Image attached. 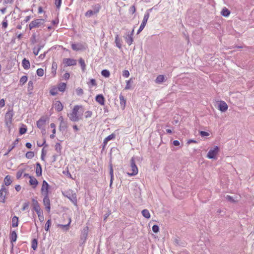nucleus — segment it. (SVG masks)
Instances as JSON below:
<instances>
[{
    "label": "nucleus",
    "mask_w": 254,
    "mask_h": 254,
    "mask_svg": "<svg viewBox=\"0 0 254 254\" xmlns=\"http://www.w3.org/2000/svg\"><path fill=\"white\" fill-rule=\"evenodd\" d=\"M84 112L82 106L75 105L72 111V112L68 114L69 119L72 122H78L82 119Z\"/></svg>",
    "instance_id": "obj_1"
},
{
    "label": "nucleus",
    "mask_w": 254,
    "mask_h": 254,
    "mask_svg": "<svg viewBox=\"0 0 254 254\" xmlns=\"http://www.w3.org/2000/svg\"><path fill=\"white\" fill-rule=\"evenodd\" d=\"M93 10H88L85 13V16L87 17H90L93 15L97 14L101 8V6L100 4L97 3L92 6Z\"/></svg>",
    "instance_id": "obj_2"
},
{
    "label": "nucleus",
    "mask_w": 254,
    "mask_h": 254,
    "mask_svg": "<svg viewBox=\"0 0 254 254\" xmlns=\"http://www.w3.org/2000/svg\"><path fill=\"white\" fill-rule=\"evenodd\" d=\"M45 21L44 19H37L32 21L29 24V29L41 27L44 25Z\"/></svg>",
    "instance_id": "obj_3"
},
{
    "label": "nucleus",
    "mask_w": 254,
    "mask_h": 254,
    "mask_svg": "<svg viewBox=\"0 0 254 254\" xmlns=\"http://www.w3.org/2000/svg\"><path fill=\"white\" fill-rule=\"evenodd\" d=\"M130 168L131 172H128L127 175L129 176H133L138 173V168L135 165V161L133 158L130 160Z\"/></svg>",
    "instance_id": "obj_4"
},
{
    "label": "nucleus",
    "mask_w": 254,
    "mask_h": 254,
    "mask_svg": "<svg viewBox=\"0 0 254 254\" xmlns=\"http://www.w3.org/2000/svg\"><path fill=\"white\" fill-rule=\"evenodd\" d=\"M219 148L218 146H216L213 148H211L208 151L207 157L209 159H216V156L218 153Z\"/></svg>",
    "instance_id": "obj_5"
},
{
    "label": "nucleus",
    "mask_w": 254,
    "mask_h": 254,
    "mask_svg": "<svg viewBox=\"0 0 254 254\" xmlns=\"http://www.w3.org/2000/svg\"><path fill=\"white\" fill-rule=\"evenodd\" d=\"M32 206L33 207V209L35 211L37 214L43 212L42 210L40 208V205L37 200H36L34 198H32Z\"/></svg>",
    "instance_id": "obj_6"
},
{
    "label": "nucleus",
    "mask_w": 254,
    "mask_h": 254,
    "mask_svg": "<svg viewBox=\"0 0 254 254\" xmlns=\"http://www.w3.org/2000/svg\"><path fill=\"white\" fill-rule=\"evenodd\" d=\"M13 116V113L12 110L8 111L5 114V124L7 126L10 125L12 123V119Z\"/></svg>",
    "instance_id": "obj_7"
},
{
    "label": "nucleus",
    "mask_w": 254,
    "mask_h": 254,
    "mask_svg": "<svg viewBox=\"0 0 254 254\" xmlns=\"http://www.w3.org/2000/svg\"><path fill=\"white\" fill-rule=\"evenodd\" d=\"M46 122V118L44 117H41L37 122V127L41 130L45 131V126Z\"/></svg>",
    "instance_id": "obj_8"
},
{
    "label": "nucleus",
    "mask_w": 254,
    "mask_h": 254,
    "mask_svg": "<svg viewBox=\"0 0 254 254\" xmlns=\"http://www.w3.org/2000/svg\"><path fill=\"white\" fill-rule=\"evenodd\" d=\"M49 189V185L48 183L45 180L43 181L41 188V193L43 195H48V190Z\"/></svg>",
    "instance_id": "obj_9"
},
{
    "label": "nucleus",
    "mask_w": 254,
    "mask_h": 254,
    "mask_svg": "<svg viewBox=\"0 0 254 254\" xmlns=\"http://www.w3.org/2000/svg\"><path fill=\"white\" fill-rule=\"evenodd\" d=\"M88 234V227H85L82 230L80 240L82 241V244L85 243Z\"/></svg>",
    "instance_id": "obj_10"
},
{
    "label": "nucleus",
    "mask_w": 254,
    "mask_h": 254,
    "mask_svg": "<svg viewBox=\"0 0 254 254\" xmlns=\"http://www.w3.org/2000/svg\"><path fill=\"white\" fill-rule=\"evenodd\" d=\"M8 193L7 190L3 186L0 190V202H4L6 194Z\"/></svg>",
    "instance_id": "obj_11"
},
{
    "label": "nucleus",
    "mask_w": 254,
    "mask_h": 254,
    "mask_svg": "<svg viewBox=\"0 0 254 254\" xmlns=\"http://www.w3.org/2000/svg\"><path fill=\"white\" fill-rule=\"evenodd\" d=\"M66 196L74 204L77 203L76 194L75 193H73L72 191H68L67 192Z\"/></svg>",
    "instance_id": "obj_12"
},
{
    "label": "nucleus",
    "mask_w": 254,
    "mask_h": 254,
    "mask_svg": "<svg viewBox=\"0 0 254 254\" xmlns=\"http://www.w3.org/2000/svg\"><path fill=\"white\" fill-rule=\"evenodd\" d=\"M63 62L66 66H71L76 64V61L70 58L64 59Z\"/></svg>",
    "instance_id": "obj_13"
},
{
    "label": "nucleus",
    "mask_w": 254,
    "mask_h": 254,
    "mask_svg": "<svg viewBox=\"0 0 254 254\" xmlns=\"http://www.w3.org/2000/svg\"><path fill=\"white\" fill-rule=\"evenodd\" d=\"M228 105L225 103V102L223 101H221L218 104V109L220 111L222 112H225L228 109Z\"/></svg>",
    "instance_id": "obj_14"
},
{
    "label": "nucleus",
    "mask_w": 254,
    "mask_h": 254,
    "mask_svg": "<svg viewBox=\"0 0 254 254\" xmlns=\"http://www.w3.org/2000/svg\"><path fill=\"white\" fill-rule=\"evenodd\" d=\"M116 137V135L114 133H112L111 134L108 136L106 137L103 142V148H104L107 145L108 142L111 140L114 139Z\"/></svg>",
    "instance_id": "obj_15"
},
{
    "label": "nucleus",
    "mask_w": 254,
    "mask_h": 254,
    "mask_svg": "<svg viewBox=\"0 0 254 254\" xmlns=\"http://www.w3.org/2000/svg\"><path fill=\"white\" fill-rule=\"evenodd\" d=\"M29 184L33 188H35L38 184L37 179L33 176H29Z\"/></svg>",
    "instance_id": "obj_16"
},
{
    "label": "nucleus",
    "mask_w": 254,
    "mask_h": 254,
    "mask_svg": "<svg viewBox=\"0 0 254 254\" xmlns=\"http://www.w3.org/2000/svg\"><path fill=\"white\" fill-rule=\"evenodd\" d=\"M151 10H152V8L146 10V11L145 12V13L144 14L143 19L141 23L142 24L146 25V23L147 22V20H148L149 15H150V12L151 11Z\"/></svg>",
    "instance_id": "obj_17"
},
{
    "label": "nucleus",
    "mask_w": 254,
    "mask_h": 254,
    "mask_svg": "<svg viewBox=\"0 0 254 254\" xmlns=\"http://www.w3.org/2000/svg\"><path fill=\"white\" fill-rule=\"evenodd\" d=\"M133 36L129 35V32L127 33L125 36H124V38L126 40V42L128 45H130L133 42Z\"/></svg>",
    "instance_id": "obj_18"
},
{
    "label": "nucleus",
    "mask_w": 254,
    "mask_h": 254,
    "mask_svg": "<svg viewBox=\"0 0 254 254\" xmlns=\"http://www.w3.org/2000/svg\"><path fill=\"white\" fill-rule=\"evenodd\" d=\"M96 101L101 105H104L105 99L102 94H99L96 96Z\"/></svg>",
    "instance_id": "obj_19"
},
{
    "label": "nucleus",
    "mask_w": 254,
    "mask_h": 254,
    "mask_svg": "<svg viewBox=\"0 0 254 254\" xmlns=\"http://www.w3.org/2000/svg\"><path fill=\"white\" fill-rule=\"evenodd\" d=\"M36 174L37 177H40L42 176V167L40 164L37 162L36 164Z\"/></svg>",
    "instance_id": "obj_20"
},
{
    "label": "nucleus",
    "mask_w": 254,
    "mask_h": 254,
    "mask_svg": "<svg viewBox=\"0 0 254 254\" xmlns=\"http://www.w3.org/2000/svg\"><path fill=\"white\" fill-rule=\"evenodd\" d=\"M71 222V219L69 218L68 223L66 225L58 224V227L62 228L64 231H67L69 229V226Z\"/></svg>",
    "instance_id": "obj_21"
},
{
    "label": "nucleus",
    "mask_w": 254,
    "mask_h": 254,
    "mask_svg": "<svg viewBox=\"0 0 254 254\" xmlns=\"http://www.w3.org/2000/svg\"><path fill=\"white\" fill-rule=\"evenodd\" d=\"M55 108L58 112L61 111L63 110V106L61 102L59 101L56 102L55 104Z\"/></svg>",
    "instance_id": "obj_22"
},
{
    "label": "nucleus",
    "mask_w": 254,
    "mask_h": 254,
    "mask_svg": "<svg viewBox=\"0 0 254 254\" xmlns=\"http://www.w3.org/2000/svg\"><path fill=\"white\" fill-rule=\"evenodd\" d=\"M22 64L23 67V68L25 69H28L30 67V62L28 60H26V59H24L22 60Z\"/></svg>",
    "instance_id": "obj_23"
},
{
    "label": "nucleus",
    "mask_w": 254,
    "mask_h": 254,
    "mask_svg": "<svg viewBox=\"0 0 254 254\" xmlns=\"http://www.w3.org/2000/svg\"><path fill=\"white\" fill-rule=\"evenodd\" d=\"M120 100V104L121 107L124 109L126 106V99L122 94H120L119 96Z\"/></svg>",
    "instance_id": "obj_24"
},
{
    "label": "nucleus",
    "mask_w": 254,
    "mask_h": 254,
    "mask_svg": "<svg viewBox=\"0 0 254 254\" xmlns=\"http://www.w3.org/2000/svg\"><path fill=\"white\" fill-rule=\"evenodd\" d=\"M10 242L12 243L13 242H15L16 241L17 234L14 231H13L10 233Z\"/></svg>",
    "instance_id": "obj_25"
},
{
    "label": "nucleus",
    "mask_w": 254,
    "mask_h": 254,
    "mask_svg": "<svg viewBox=\"0 0 254 254\" xmlns=\"http://www.w3.org/2000/svg\"><path fill=\"white\" fill-rule=\"evenodd\" d=\"M110 175L111 176V180H110V186L112 185L113 181V178H114V171L113 168V166L112 164H110Z\"/></svg>",
    "instance_id": "obj_26"
},
{
    "label": "nucleus",
    "mask_w": 254,
    "mask_h": 254,
    "mask_svg": "<svg viewBox=\"0 0 254 254\" xmlns=\"http://www.w3.org/2000/svg\"><path fill=\"white\" fill-rule=\"evenodd\" d=\"M221 13L223 16L228 17L230 14V11L227 8L224 7L222 9Z\"/></svg>",
    "instance_id": "obj_27"
},
{
    "label": "nucleus",
    "mask_w": 254,
    "mask_h": 254,
    "mask_svg": "<svg viewBox=\"0 0 254 254\" xmlns=\"http://www.w3.org/2000/svg\"><path fill=\"white\" fill-rule=\"evenodd\" d=\"M43 203L45 206L50 205V201L48 195H44Z\"/></svg>",
    "instance_id": "obj_28"
},
{
    "label": "nucleus",
    "mask_w": 254,
    "mask_h": 254,
    "mask_svg": "<svg viewBox=\"0 0 254 254\" xmlns=\"http://www.w3.org/2000/svg\"><path fill=\"white\" fill-rule=\"evenodd\" d=\"M115 43L116 46L119 48V49H121L122 47V44L121 43V40L119 37L118 35H117L115 37Z\"/></svg>",
    "instance_id": "obj_29"
},
{
    "label": "nucleus",
    "mask_w": 254,
    "mask_h": 254,
    "mask_svg": "<svg viewBox=\"0 0 254 254\" xmlns=\"http://www.w3.org/2000/svg\"><path fill=\"white\" fill-rule=\"evenodd\" d=\"M4 182L6 186L10 185L12 183L11 177L8 175L6 176L4 179Z\"/></svg>",
    "instance_id": "obj_30"
},
{
    "label": "nucleus",
    "mask_w": 254,
    "mask_h": 254,
    "mask_svg": "<svg viewBox=\"0 0 254 254\" xmlns=\"http://www.w3.org/2000/svg\"><path fill=\"white\" fill-rule=\"evenodd\" d=\"M142 215L146 218L149 219L150 217L149 211L147 209H143L141 211Z\"/></svg>",
    "instance_id": "obj_31"
},
{
    "label": "nucleus",
    "mask_w": 254,
    "mask_h": 254,
    "mask_svg": "<svg viewBox=\"0 0 254 254\" xmlns=\"http://www.w3.org/2000/svg\"><path fill=\"white\" fill-rule=\"evenodd\" d=\"M164 79H165V77H164V75H159L157 77V78L155 80V82L157 83H161L164 81Z\"/></svg>",
    "instance_id": "obj_32"
},
{
    "label": "nucleus",
    "mask_w": 254,
    "mask_h": 254,
    "mask_svg": "<svg viewBox=\"0 0 254 254\" xmlns=\"http://www.w3.org/2000/svg\"><path fill=\"white\" fill-rule=\"evenodd\" d=\"M12 226L13 227H15L18 226V218L15 216L12 218Z\"/></svg>",
    "instance_id": "obj_33"
},
{
    "label": "nucleus",
    "mask_w": 254,
    "mask_h": 254,
    "mask_svg": "<svg viewBox=\"0 0 254 254\" xmlns=\"http://www.w3.org/2000/svg\"><path fill=\"white\" fill-rule=\"evenodd\" d=\"M67 127V124L65 122L60 123L59 129L61 131H64Z\"/></svg>",
    "instance_id": "obj_34"
},
{
    "label": "nucleus",
    "mask_w": 254,
    "mask_h": 254,
    "mask_svg": "<svg viewBox=\"0 0 254 254\" xmlns=\"http://www.w3.org/2000/svg\"><path fill=\"white\" fill-rule=\"evenodd\" d=\"M101 75L105 77H109L110 75V71L107 69H104L101 71Z\"/></svg>",
    "instance_id": "obj_35"
},
{
    "label": "nucleus",
    "mask_w": 254,
    "mask_h": 254,
    "mask_svg": "<svg viewBox=\"0 0 254 254\" xmlns=\"http://www.w3.org/2000/svg\"><path fill=\"white\" fill-rule=\"evenodd\" d=\"M66 87V84L64 83H61L59 85L58 90L61 92H63L65 90Z\"/></svg>",
    "instance_id": "obj_36"
},
{
    "label": "nucleus",
    "mask_w": 254,
    "mask_h": 254,
    "mask_svg": "<svg viewBox=\"0 0 254 254\" xmlns=\"http://www.w3.org/2000/svg\"><path fill=\"white\" fill-rule=\"evenodd\" d=\"M31 248L34 250H36L37 248V240L36 239H34L32 241Z\"/></svg>",
    "instance_id": "obj_37"
},
{
    "label": "nucleus",
    "mask_w": 254,
    "mask_h": 254,
    "mask_svg": "<svg viewBox=\"0 0 254 254\" xmlns=\"http://www.w3.org/2000/svg\"><path fill=\"white\" fill-rule=\"evenodd\" d=\"M79 63L81 66L82 70L83 71H84V70L85 69V66H86V64L84 62V61L82 58H80L79 60Z\"/></svg>",
    "instance_id": "obj_38"
},
{
    "label": "nucleus",
    "mask_w": 254,
    "mask_h": 254,
    "mask_svg": "<svg viewBox=\"0 0 254 254\" xmlns=\"http://www.w3.org/2000/svg\"><path fill=\"white\" fill-rule=\"evenodd\" d=\"M81 46L79 44H72L71 48L74 51H79L81 49Z\"/></svg>",
    "instance_id": "obj_39"
},
{
    "label": "nucleus",
    "mask_w": 254,
    "mask_h": 254,
    "mask_svg": "<svg viewBox=\"0 0 254 254\" xmlns=\"http://www.w3.org/2000/svg\"><path fill=\"white\" fill-rule=\"evenodd\" d=\"M33 81L31 80L29 81L28 83V91L29 92H31L33 89Z\"/></svg>",
    "instance_id": "obj_40"
},
{
    "label": "nucleus",
    "mask_w": 254,
    "mask_h": 254,
    "mask_svg": "<svg viewBox=\"0 0 254 254\" xmlns=\"http://www.w3.org/2000/svg\"><path fill=\"white\" fill-rule=\"evenodd\" d=\"M51 225V221L50 219H49L47 221L45 225V230L46 231H48L49 230V228Z\"/></svg>",
    "instance_id": "obj_41"
},
{
    "label": "nucleus",
    "mask_w": 254,
    "mask_h": 254,
    "mask_svg": "<svg viewBox=\"0 0 254 254\" xmlns=\"http://www.w3.org/2000/svg\"><path fill=\"white\" fill-rule=\"evenodd\" d=\"M25 156L27 159H32L34 156V153L32 151H29L26 153Z\"/></svg>",
    "instance_id": "obj_42"
},
{
    "label": "nucleus",
    "mask_w": 254,
    "mask_h": 254,
    "mask_svg": "<svg viewBox=\"0 0 254 254\" xmlns=\"http://www.w3.org/2000/svg\"><path fill=\"white\" fill-rule=\"evenodd\" d=\"M27 77L25 75H24L21 77V78L20 79V83L22 85H23L27 82Z\"/></svg>",
    "instance_id": "obj_43"
},
{
    "label": "nucleus",
    "mask_w": 254,
    "mask_h": 254,
    "mask_svg": "<svg viewBox=\"0 0 254 254\" xmlns=\"http://www.w3.org/2000/svg\"><path fill=\"white\" fill-rule=\"evenodd\" d=\"M6 16L4 18L2 22V28L5 29L7 27L8 23H7V20L6 19Z\"/></svg>",
    "instance_id": "obj_44"
},
{
    "label": "nucleus",
    "mask_w": 254,
    "mask_h": 254,
    "mask_svg": "<svg viewBox=\"0 0 254 254\" xmlns=\"http://www.w3.org/2000/svg\"><path fill=\"white\" fill-rule=\"evenodd\" d=\"M18 139H16L14 142L13 143L12 145L9 148L8 152H9L11 151L15 146L16 144L18 143Z\"/></svg>",
    "instance_id": "obj_45"
},
{
    "label": "nucleus",
    "mask_w": 254,
    "mask_h": 254,
    "mask_svg": "<svg viewBox=\"0 0 254 254\" xmlns=\"http://www.w3.org/2000/svg\"><path fill=\"white\" fill-rule=\"evenodd\" d=\"M37 74L39 76H42L44 75V70L42 68H38L36 71Z\"/></svg>",
    "instance_id": "obj_46"
},
{
    "label": "nucleus",
    "mask_w": 254,
    "mask_h": 254,
    "mask_svg": "<svg viewBox=\"0 0 254 254\" xmlns=\"http://www.w3.org/2000/svg\"><path fill=\"white\" fill-rule=\"evenodd\" d=\"M76 93L78 96H81L83 94V91L81 88H77L76 90Z\"/></svg>",
    "instance_id": "obj_47"
},
{
    "label": "nucleus",
    "mask_w": 254,
    "mask_h": 254,
    "mask_svg": "<svg viewBox=\"0 0 254 254\" xmlns=\"http://www.w3.org/2000/svg\"><path fill=\"white\" fill-rule=\"evenodd\" d=\"M61 145L59 143H57L55 145V149L58 152H60L61 150Z\"/></svg>",
    "instance_id": "obj_48"
},
{
    "label": "nucleus",
    "mask_w": 254,
    "mask_h": 254,
    "mask_svg": "<svg viewBox=\"0 0 254 254\" xmlns=\"http://www.w3.org/2000/svg\"><path fill=\"white\" fill-rule=\"evenodd\" d=\"M92 115V112L90 111H87L85 113V117L88 118L91 117Z\"/></svg>",
    "instance_id": "obj_49"
},
{
    "label": "nucleus",
    "mask_w": 254,
    "mask_h": 254,
    "mask_svg": "<svg viewBox=\"0 0 254 254\" xmlns=\"http://www.w3.org/2000/svg\"><path fill=\"white\" fill-rule=\"evenodd\" d=\"M55 3L58 9H59L61 7L62 3V0H55Z\"/></svg>",
    "instance_id": "obj_50"
},
{
    "label": "nucleus",
    "mask_w": 254,
    "mask_h": 254,
    "mask_svg": "<svg viewBox=\"0 0 254 254\" xmlns=\"http://www.w3.org/2000/svg\"><path fill=\"white\" fill-rule=\"evenodd\" d=\"M27 130V128L25 127H21L19 129V133L20 134H24Z\"/></svg>",
    "instance_id": "obj_51"
},
{
    "label": "nucleus",
    "mask_w": 254,
    "mask_h": 254,
    "mask_svg": "<svg viewBox=\"0 0 254 254\" xmlns=\"http://www.w3.org/2000/svg\"><path fill=\"white\" fill-rule=\"evenodd\" d=\"M159 228L158 225H154L152 227V231L154 233H157L159 232Z\"/></svg>",
    "instance_id": "obj_52"
},
{
    "label": "nucleus",
    "mask_w": 254,
    "mask_h": 254,
    "mask_svg": "<svg viewBox=\"0 0 254 254\" xmlns=\"http://www.w3.org/2000/svg\"><path fill=\"white\" fill-rule=\"evenodd\" d=\"M57 93V88H53L50 90V94L53 96L56 95Z\"/></svg>",
    "instance_id": "obj_53"
},
{
    "label": "nucleus",
    "mask_w": 254,
    "mask_h": 254,
    "mask_svg": "<svg viewBox=\"0 0 254 254\" xmlns=\"http://www.w3.org/2000/svg\"><path fill=\"white\" fill-rule=\"evenodd\" d=\"M14 0H3V4H12L13 3Z\"/></svg>",
    "instance_id": "obj_54"
},
{
    "label": "nucleus",
    "mask_w": 254,
    "mask_h": 254,
    "mask_svg": "<svg viewBox=\"0 0 254 254\" xmlns=\"http://www.w3.org/2000/svg\"><path fill=\"white\" fill-rule=\"evenodd\" d=\"M37 215H38V216L39 217V219L40 221L41 222H42L44 221V216L43 215V212H42V213H41L40 214H38Z\"/></svg>",
    "instance_id": "obj_55"
},
{
    "label": "nucleus",
    "mask_w": 254,
    "mask_h": 254,
    "mask_svg": "<svg viewBox=\"0 0 254 254\" xmlns=\"http://www.w3.org/2000/svg\"><path fill=\"white\" fill-rule=\"evenodd\" d=\"M123 75L125 77H128L129 75V72L127 70H125L123 72Z\"/></svg>",
    "instance_id": "obj_56"
},
{
    "label": "nucleus",
    "mask_w": 254,
    "mask_h": 254,
    "mask_svg": "<svg viewBox=\"0 0 254 254\" xmlns=\"http://www.w3.org/2000/svg\"><path fill=\"white\" fill-rule=\"evenodd\" d=\"M145 25H144L141 23L138 31H137V34H138L141 31H142L143 30V29H144V28L145 27Z\"/></svg>",
    "instance_id": "obj_57"
},
{
    "label": "nucleus",
    "mask_w": 254,
    "mask_h": 254,
    "mask_svg": "<svg viewBox=\"0 0 254 254\" xmlns=\"http://www.w3.org/2000/svg\"><path fill=\"white\" fill-rule=\"evenodd\" d=\"M29 206V203L28 202H25L23 204V207L21 208L22 211L25 210Z\"/></svg>",
    "instance_id": "obj_58"
},
{
    "label": "nucleus",
    "mask_w": 254,
    "mask_h": 254,
    "mask_svg": "<svg viewBox=\"0 0 254 254\" xmlns=\"http://www.w3.org/2000/svg\"><path fill=\"white\" fill-rule=\"evenodd\" d=\"M200 134L201 136H207L209 135L208 132L204 131H200Z\"/></svg>",
    "instance_id": "obj_59"
},
{
    "label": "nucleus",
    "mask_w": 254,
    "mask_h": 254,
    "mask_svg": "<svg viewBox=\"0 0 254 254\" xmlns=\"http://www.w3.org/2000/svg\"><path fill=\"white\" fill-rule=\"evenodd\" d=\"M89 84L93 86L96 85V80L94 79H91L89 81Z\"/></svg>",
    "instance_id": "obj_60"
},
{
    "label": "nucleus",
    "mask_w": 254,
    "mask_h": 254,
    "mask_svg": "<svg viewBox=\"0 0 254 254\" xmlns=\"http://www.w3.org/2000/svg\"><path fill=\"white\" fill-rule=\"evenodd\" d=\"M22 173H23V171H20V170L18 171L16 174V178L17 179H19L21 177Z\"/></svg>",
    "instance_id": "obj_61"
},
{
    "label": "nucleus",
    "mask_w": 254,
    "mask_h": 254,
    "mask_svg": "<svg viewBox=\"0 0 254 254\" xmlns=\"http://www.w3.org/2000/svg\"><path fill=\"white\" fill-rule=\"evenodd\" d=\"M130 80H131V79L128 80H127V85H126V88H125L126 89H130Z\"/></svg>",
    "instance_id": "obj_62"
},
{
    "label": "nucleus",
    "mask_w": 254,
    "mask_h": 254,
    "mask_svg": "<svg viewBox=\"0 0 254 254\" xmlns=\"http://www.w3.org/2000/svg\"><path fill=\"white\" fill-rule=\"evenodd\" d=\"M5 105V102L4 99H1L0 100V108H2Z\"/></svg>",
    "instance_id": "obj_63"
},
{
    "label": "nucleus",
    "mask_w": 254,
    "mask_h": 254,
    "mask_svg": "<svg viewBox=\"0 0 254 254\" xmlns=\"http://www.w3.org/2000/svg\"><path fill=\"white\" fill-rule=\"evenodd\" d=\"M226 199L230 201H231V202H234V199L233 198V197L230 195H227L226 197Z\"/></svg>",
    "instance_id": "obj_64"
}]
</instances>
